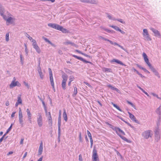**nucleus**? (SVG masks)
Here are the masks:
<instances>
[{
    "label": "nucleus",
    "instance_id": "1",
    "mask_svg": "<svg viewBox=\"0 0 161 161\" xmlns=\"http://www.w3.org/2000/svg\"><path fill=\"white\" fill-rule=\"evenodd\" d=\"M19 123L20 124L21 126V127H23L24 125L23 116L21 110L20 108H19Z\"/></svg>",
    "mask_w": 161,
    "mask_h": 161
},
{
    "label": "nucleus",
    "instance_id": "2",
    "mask_svg": "<svg viewBox=\"0 0 161 161\" xmlns=\"http://www.w3.org/2000/svg\"><path fill=\"white\" fill-rule=\"evenodd\" d=\"M158 127L156 128L155 130V140L158 141L160 139V130L158 127V123H157Z\"/></svg>",
    "mask_w": 161,
    "mask_h": 161
},
{
    "label": "nucleus",
    "instance_id": "3",
    "mask_svg": "<svg viewBox=\"0 0 161 161\" xmlns=\"http://www.w3.org/2000/svg\"><path fill=\"white\" fill-rule=\"evenodd\" d=\"M63 80L62 82V86L64 90L66 89V82L67 80V76L66 74L63 75H62Z\"/></svg>",
    "mask_w": 161,
    "mask_h": 161
},
{
    "label": "nucleus",
    "instance_id": "4",
    "mask_svg": "<svg viewBox=\"0 0 161 161\" xmlns=\"http://www.w3.org/2000/svg\"><path fill=\"white\" fill-rule=\"evenodd\" d=\"M32 42V46L36 50V52L38 53H40L41 52L40 47L37 45V43L35 40H32L31 41Z\"/></svg>",
    "mask_w": 161,
    "mask_h": 161
},
{
    "label": "nucleus",
    "instance_id": "5",
    "mask_svg": "<svg viewBox=\"0 0 161 161\" xmlns=\"http://www.w3.org/2000/svg\"><path fill=\"white\" fill-rule=\"evenodd\" d=\"M92 159L93 161H97L98 159V157L97 154V151L94 147L92 151Z\"/></svg>",
    "mask_w": 161,
    "mask_h": 161
},
{
    "label": "nucleus",
    "instance_id": "6",
    "mask_svg": "<svg viewBox=\"0 0 161 161\" xmlns=\"http://www.w3.org/2000/svg\"><path fill=\"white\" fill-rule=\"evenodd\" d=\"M152 131L150 130H147L142 133V136L146 139H148L149 137H151L152 134L151 133Z\"/></svg>",
    "mask_w": 161,
    "mask_h": 161
},
{
    "label": "nucleus",
    "instance_id": "7",
    "mask_svg": "<svg viewBox=\"0 0 161 161\" xmlns=\"http://www.w3.org/2000/svg\"><path fill=\"white\" fill-rule=\"evenodd\" d=\"M143 35L146 40L147 41H151V39L149 37V35L147 29H143Z\"/></svg>",
    "mask_w": 161,
    "mask_h": 161
},
{
    "label": "nucleus",
    "instance_id": "8",
    "mask_svg": "<svg viewBox=\"0 0 161 161\" xmlns=\"http://www.w3.org/2000/svg\"><path fill=\"white\" fill-rule=\"evenodd\" d=\"M38 116L37 118V122L38 126L41 127L42 125V117L41 113H38Z\"/></svg>",
    "mask_w": 161,
    "mask_h": 161
},
{
    "label": "nucleus",
    "instance_id": "9",
    "mask_svg": "<svg viewBox=\"0 0 161 161\" xmlns=\"http://www.w3.org/2000/svg\"><path fill=\"white\" fill-rule=\"evenodd\" d=\"M72 56L78 59H79V60L82 61V62H83L85 63H90L91 64H92V62L88 61H87V60H85V59H84L82 57H78V56L76 55H73Z\"/></svg>",
    "mask_w": 161,
    "mask_h": 161
},
{
    "label": "nucleus",
    "instance_id": "10",
    "mask_svg": "<svg viewBox=\"0 0 161 161\" xmlns=\"http://www.w3.org/2000/svg\"><path fill=\"white\" fill-rule=\"evenodd\" d=\"M151 30L153 32L155 36L158 37L160 38L161 36V35L160 32L157 30L154 29L153 28H150Z\"/></svg>",
    "mask_w": 161,
    "mask_h": 161
},
{
    "label": "nucleus",
    "instance_id": "11",
    "mask_svg": "<svg viewBox=\"0 0 161 161\" xmlns=\"http://www.w3.org/2000/svg\"><path fill=\"white\" fill-rule=\"evenodd\" d=\"M3 19L5 20L6 21L7 23H8L9 24H12L13 22V20L14 19L11 17H9L8 18H7L6 16L5 15V17H3Z\"/></svg>",
    "mask_w": 161,
    "mask_h": 161
},
{
    "label": "nucleus",
    "instance_id": "12",
    "mask_svg": "<svg viewBox=\"0 0 161 161\" xmlns=\"http://www.w3.org/2000/svg\"><path fill=\"white\" fill-rule=\"evenodd\" d=\"M80 2L84 3L96 4L97 2L96 0H80Z\"/></svg>",
    "mask_w": 161,
    "mask_h": 161
},
{
    "label": "nucleus",
    "instance_id": "13",
    "mask_svg": "<svg viewBox=\"0 0 161 161\" xmlns=\"http://www.w3.org/2000/svg\"><path fill=\"white\" fill-rule=\"evenodd\" d=\"M128 113L129 115L130 118L132 120L134 121L136 123L140 124L139 121L136 119V117L133 114L129 112H128Z\"/></svg>",
    "mask_w": 161,
    "mask_h": 161
},
{
    "label": "nucleus",
    "instance_id": "14",
    "mask_svg": "<svg viewBox=\"0 0 161 161\" xmlns=\"http://www.w3.org/2000/svg\"><path fill=\"white\" fill-rule=\"evenodd\" d=\"M151 71L154 73V75L158 78H160V76L158 71L153 67L150 68Z\"/></svg>",
    "mask_w": 161,
    "mask_h": 161
},
{
    "label": "nucleus",
    "instance_id": "15",
    "mask_svg": "<svg viewBox=\"0 0 161 161\" xmlns=\"http://www.w3.org/2000/svg\"><path fill=\"white\" fill-rule=\"evenodd\" d=\"M116 130L115 131H116V134L119 136L120 135V133H121L122 135H125V132L119 128L117 127Z\"/></svg>",
    "mask_w": 161,
    "mask_h": 161
},
{
    "label": "nucleus",
    "instance_id": "16",
    "mask_svg": "<svg viewBox=\"0 0 161 161\" xmlns=\"http://www.w3.org/2000/svg\"><path fill=\"white\" fill-rule=\"evenodd\" d=\"M48 25L49 26L53 28L56 29L57 30H58V27L59 26V25H58V24H56L51 23L48 24Z\"/></svg>",
    "mask_w": 161,
    "mask_h": 161
},
{
    "label": "nucleus",
    "instance_id": "17",
    "mask_svg": "<svg viewBox=\"0 0 161 161\" xmlns=\"http://www.w3.org/2000/svg\"><path fill=\"white\" fill-rule=\"evenodd\" d=\"M37 71L39 74L40 78L41 79H43L44 77V75L42 72L40 66V63H39V66L38 68Z\"/></svg>",
    "mask_w": 161,
    "mask_h": 161
},
{
    "label": "nucleus",
    "instance_id": "18",
    "mask_svg": "<svg viewBox=\"0 0 161 161\" xmlns=\"http://www.w3.org/2000/svg\"><path fill=\"white\" fill-rule=\"evenodd\" d=\"M61 31L64 33H68L69 32L68 30L64 28L62 26L59 25L58 30Z\"/></svg>",
    "mask_w": 161,
    "mask_h": 161
},
{
    "label": "nucleus",
    "instance_id": "19",
    "mask_svg": "<svg viewBox=\"0 0 161 161\" xmlns=\"http://www.w3.org/2000/svg\"><path fill=\"white\" fill-rule=\"evenodd\" d=\"M61 112L60 110L59 111V116L58 118V128H60L61 124Z\"/></svg>",
    "mask_w": 161,
    "mask_h": 161
},
{
    "label": "nucleus",
    "instance_id": "20",
    "mask_svg": "<svg viewBox=\"0 0 161 161\" xmlns=\"http://www.w3.org/2000/svg\"><path fill=\"white\" fill-rule=\"evenodd\" d=\"M43 151V144L42 142L40 143L39 148L38 149V155H41L42 154Z\"/></svg>",
    "mask_w": 161,
    "mask_h": 161
},
{
    "label": "nucleus",
    "instance_id": "21",
    "mask_svg": "<svg viewBox=\"0 0 161 161\" xmlns=\"http://www.w3.org/2000/svg\"><path fill=\"white\" fill-rule=\"evenodd\" d=\"M156 113L157 114L159 115V120L160 121L161 117L160 115L161 114V107L160 106L156 110Z\"/></svg>",
    "mask_w": 161,
    "mask_h": 161
},
{
    "label": "nucleus",
    "instance_id": "22",
    "mask_svg": "<svg viewBox=\"0 0 161 161\" xmlns=\"http://www.w3.org/2000/svg\"><path fill=\"white\" fill-rule=\"evenodd\" d=\"M64 44L66 45L70 44L71 46H74L75 47H78V46L77 45L75 44L74 43L68 40H67L64 43Z\"/></svg>",
    "mask_w": 161,
    "mask_h": 161
},
{
    "label": "nucleus",
    "instance_id": "23",
    "mask_svg": "<svg viewBox=\"0 0 161 161\" xmlns=\"http://www.w3.org/2000/svg\"><path fill=\"white\" fill-rule=\"evenodd\" d=\"M5 12V10L4 8L0 5V15L3 17H5V15H4V14Z\"/></svg>",
    "mask_w": 161,
    "mask_h": 161
},
{
    "label": "nucleus",
    "instance_id": "24",
    "mask_svg": "<svg viewBox=\"0 0 161 161\" xmlns=\"http://www.w3.org/2000/svg\"><path fill=\"white\" fill-rule=\"evenodd\" d=\"M63 118L64 119V120L66 121L67 122L68 120L67 119V114L66 112V110L65 108L63 109Z\"/></svg>",
    "mask_w": 161,
    "mask_h": 161
},
{
    "label": "nucleus",
    "instance_id": "25",
    "mask_svg": "<svg viewBox=\"0 0 161 161\" xmlns=\"http://www.w3.org/2000/svg\"><path fill=\"white\" fill-rule=\"evenodd\" d=\"M116 62L118 64H120L122 65H124L125 64L121 61L116 59H113L111 61V62Z\"/></svg>",
    "mask_w": 161,
    "mask_h": 161
},
{
    "label": "nucleus",
    "instance_id": "26",
    "mask_svg": "<svg viewBox=\"0 0 161 161\" xmlns=\"http://www.w3.org/2000/svg\"><path fill=\"white\" fill-rule=\"evenodd\" d=\"M42 39H43L46 42H47L49 44H50L53 47H55V45L52 43L51 41H50L46 37L43 36L42 37Z\"/></svg>",
    "mask_w": 161,
    "mask_h": 161
},
{
    "label": "nucleus",
    "instance_id": "27",
    "mask_svg": "<svg viewBox=\"0 0 161 161\" xmlns=\"http://www.w3.org/2000/svg\"><path fill=\"white\" fill-rule=\"evenodd\" d=\"M15 78L14 77L13 80L12 81L10 85V87L12 88L17 85L16 81H15Z\"/></svg>",
    "mask_w": 161,
    "mask_h": 161
},
{
    "label": "nucleus",
    "instance_id": "28",
    "mask_svg": "<svg viewBox=\"0 0 161 161\" xmlns=\"http://www.w3.org/2000/svg\"><path fill=\"white\" fill-rule=\"evenodd\" d=\"M107 86L109 88H110L112 90H113L116 91V92L119 93L120 92L119 90L116 88H115L114 86H113L112 85L109 84Z\"/></svg>",
    "mask_w": 161,
    "mask_h": 161
},
{
    "label": "nucleus",
    "instance_id": "29",
    "mask_svg": "<svg viewBox=\"0 0 161 161\" xmlns=\"http://www.w3.org/2000/svg\"><path fill=\"white\" fill-rule=\"evenodd\" d=\"M114 45H115L117 46H118L119 47L121 48L123 50H124L125 51L126 53H128L127 50L124 48L123 46H121L120 45H119V44H118L117 43L115 42L114 43Z\"/></svg>",
    "mask_w": 161,
    "mask_h": 161
},
{
    "label": "nucleus",
    "instance_id": "30",
    "mask_svg": "<svg viewBox=\"0 0 161 161\" xmlns=\"http://www.w3.org/2000/svg\"><path fill=\"white\" fill-rule=\"evenodd\" d=\"M48 70H49V72L50 80L53 79L52 72V71L51 69L50 68H49L48 69Z\"/></svg>",
    "mask_w": 161,
    "mask_h": 161
},
{
    "label": "nucleus",
    "instance_id": "31",
    "mask_svg": "<svg viewBox=\"0 0 161 161\" xmlns=\"http://www.w3.org/2000/svg\"><path fill=\"white\" fill-rule=\"evenodd\" d=\"M106 124L108 125L109 127L112 128L115 131V130H116V129L117 127H116L114 126V125L108 123H107Z\"/></svg>",
    "mask_w": 161,
    "mask_h": 161
},
{
    "label": "nucleus",
    "instance_id": "32",
    "mask_svg": "<svg viewBox=\"0 0 161 161\" xmlns=\"http://www.w3.org/2000/svg\"><path fill=\"white\" fill-rule=\"evenodd\" d=\"M103 70L105 72H112V70L111 69L104 68L103 69Z\"/></svg>",
    "mask_w": 161,
    "mask_h": 161
},
{
    "label": "nucleus",
    "instance_id": "33",
    "mask_svg": "<svg viewBox=\"0 0 161 161\" xmlns=\"http://www.w3.org/2000/svg\"><path fill=\"white\" fill-rule=\"evenodd\" d=\"M60 132H61L60 128H58V139L59 142L60 141Z\"/></svg>",
    "mask_w": 161,
    "mask_h": 161
},
{
    "label": "nucleus",
    "instance_id": "34",
    "mask_svg": "<svg viewBox=\"0 0 161 161\" xmlns=\"http://www.w3.org/2000/svg\"><path fill=\"white\" fill-rule=\"evenodd\" d=\"M145 62L147 64V65L149 66V68H151V67H152V66H153L149 62V59H146V60H145Z\"/></svg>",
    "mask_w": 161,
    "mask_h": 161
},
{
    "label": "nucleus",
    "instance_id": "35",
    "mask_svg": "<svg viewBox=\"0 0 161 161\" xmlns=\"http://www.w3.org/2000/svg\"><path fill=\"white\" fill-rule=\"evenodd\" d=\"M107 17L109 19H111V20H116V19L112 17L111 16L108 14H107Z\"/></svg>",
    "mask_w": 161,
    "mask_h": 161
},
{
    "label": "nucleus",
    "instance_id": "36",
    "mask_svg": "<svg viewBox=\"0 0 161 161\" xmlns=\"http://www.w3.org/2000/svg\"><path fill=\"white\" fill-rule=\"evenodd\" d=\"M74 88V91L73 94V97H75L77 93V88L76 87H75Z\"/></svg>",
    "mask_w": 161,
    "mask_h": 161
},
{
    "label": "nucleus",
    "instance_id": "37",
    "mask_svg": "<svg viewBox=\"0 0 161 161\" xmlns=\"http://www.w3.org/2000/svg\"><path fill=\"white\" fill-rule=\"evenodd\" d=\"M50 80L51 84V86L53 87V89H54V90H55V88H54V82H53V79H50Z\"/></svg>",
    "mask_w": 161,
    "mask_h": 161
},
{
    "label": "nucleus",
    "instance_id": "38",
    "mask_svg": "<svg viewBox=\"0 0 161 161\" xmlns=\"http://www.w3.org/2000/svg\"><path fill=\"white\" fill-rule=\"evenodd\" d=\"M17 103L19 104H21L22 103V100L21 98V96H19L18 97Z\"/></svg>",
    "mask_w": 161,
    "mask_h": 161
},
{
    "label": "nucleus",
    "instance_id": "39",
    "mask_svg": "<svg viewBox=\"0 0 161 161\" xmlns=\"http://www.w3.org/2000/svg\"><path fill=\"white\" fill-rule=\"evenodd\" d=\"M87 132L88 136L90 138V140H93L92 138L91 134L90 131L88 130H87Z\"/></svg>",
    "mask_w": 161,
    "mask_h": 161
},
{
    "label": "nucleus",
    "instance_id": "40",
    "mask_svg": "<svg viewBox=\"0 0 161 161\" xmlns=\"http://www.w3.org/2000/svg\"><path fill=\"white\" fill-rule=\"evenodd\" d=\"M9 33L8 32L6 34L5 36V39L6 42H8L9 40Z\"/></svg>",
    "mask_w": 161,
    "mask_h": 161
},
{
    "label": "nucleus",
    "instance_id": "41",
    "mask_svg": "<svg viewBox=\"0 0 161 161\" xmlns=\"http://www.w3.org/2000/svg\"><path fill=\"white\" fill-rule=\"evenodd\" d=\"M127 103L129 104H130L131 105V106L133 107L135 109H136V106H135L131 102L128 101H127Z\"/></svg>",
    "mask_w": 161,
    "mask_h": 161
},
{
    "label": "nucleus",
    "instance_id": "42",
    "mask_svg": "<svg viewBox=\"0 0 161 161\" xmlns=\"http://www.w3.org/2000/svg\"><path fill=\"white\" fill-rule=\"evenodd\" d=\"M20 62L22 65H23L24 64V58L22 56V55L20 54Z\"/></svg>",
    "mask_w": 161,
    "mask_h": 161
},
{
    "label": "nucleus",
    "instance_id": "43",
    "mask_svg": "<svg viewBox=\"0 0 161 161\" xmlns=\"http://www.w3.org/2000/svg\"><path fill=\"white\" fill-rule=\"evenodd\" d=\"M143 57L144 58V60L148 59L147 56L145 53H143L142 54Z\"/></svg>",
    "mask_w": 161,
    "mask_h": 161
},
{
    "label": "nucleus",
    "instance_id": "44",
    "mask_svg": "<svg viewBox=\"0 0 161 161\" xmlns=\"http://www.w3.org/2000/svg\"><path fill=\"white\" fill-rule=\"evenodd\" d=\"M122 139L125 141L127 142L128 139L125 137L122 136L121 135L119 136Z\"/></svg>",
    "mask_w": 161,
    "mask_h": 161
},
{
    "label": "nucleus",
    "instance_id": "45",
    "mask_svg": "<svg viewBox=\"0 0 161 161\" xmlns=\"http://www.w3.org/2000/svg\"><path fill=\"white\" fill-rule=\"evenodd\" d=\"M26 36L27 37H28L29 38V39L31 41H32V40H35L34 39H33L32 37H31L30 36V35L29 34H27V33H26Z\"/></svg>",
    "mask_w": 161,
    "mask_h": 161
},
{
    "label": "nucleus",
    "instance_id": "46",
    "mask_svg": "<svg viewBox=\"0 0 161 161\" xmlns=\"http://www.w3.org/2000/svg\"><path fill=\"white\" fill-rule=\"evenodd\" d=\"M116 19V20H117L119 22H120V23H122V24H125V22L124 21L123 19Z\"/></svg>",
    "mask_w": 161,
    "mask_h": 161
},
{
    "label": "nucleus",
    "instance_id": "47",
    "mask_svg": "<svg viewBox=\"0 0 161 161\" xmlns=\"http://www.w3.org/2000/svg\"><path fill=\"white\" fill-rule=\"evenodd\" d=\"M79 140L80 142H82L83 141L82 139L81 136V133L80 132L79 133Z\"/></svg>",
    "mask_w": 161,
    "mask_h": 161
},
{
    "label": "nucleus",
    "instance_id": "48",
    "mask_svg": "<svg viewBox=\"0 0 161 161\" xmlns=\"http://www.w3.org/2000/svg\"><path fill=\"white\" fill-rule=\"evenodd\" d=\"M74 78L73 76H71L69 79V80L70 81V82H72L74 80Z\"/></svg>",
    "mask_w": 161,
    "mask_h": 161
},
{
    "label": "nucleus",
    "instance_id": "49",
    "mask_svg": "<svg viewBox=\"0 0 161 161\" xmlns=\"http://www.w3.org/2000/svg\"><path fill=\"white\" fill-rule=\"evenodd\" d=\"M13 124H11L10 126L9 127L8 129L7 130V133H8L11 130V129H12V125H13Z\"/></svg>",
    "mask_w": 161,
    "mask_h": 161
},
{
    "label": "nucleus",
    "instance_id": "50",
    "mask_svg": "<svg viewBox=\"0 0 161 161\" xmlns=\"http://www.w3.org/2000/svg\"><path fill=\"white\" fill-rule=\"evenodd\" d=\"M151 94L153 96H154L156 97L158 99H160V98L158 97V95L155 93H152Z\"/></svg>",
    "mask_w": 161,
    "mask_h": 161
},
{
    "label": "nucleus",
    "instance_id": "51",
    "mask_svg": "<svg viewBox=\"0 0 161 161\" xmlns=\"http://www.w3.org/2000/svg\"><path fill=\"white\" fill-rule=\"evenodd\" d=\"M25 47V51L26 52V53L27 54L28 53V51L27 50V46L26 45V44H24Z\"/></svg>",
    "mask_w": 161,
    "mask_h": 161
},
{
    "label": "nucleus",
    "instance_id": "52",
    "mask_svg": "<svg viewBox=\"0 0 161 161\" xmlns=\"http://www.w3.org/2000/svg\"><path fill=\"white\" fill-rule=\"evenodd\" d=\"M23 83L24 84V85L27 87V88L29 89V86L28 83L26 82L25 81H24L23 82Z\"/></svg>",
    "mask_w": 161,
    "mask_h": 161
},
{
    "label": "nucleus",
    "instance_id": "53",
    "mask_svg": "<svg viewBox=\"0 0 161 161\" xmlns=\"http://www.w3.org/2000/svg\"><path fill=\"white\" fill-rule=\"evenodd\" d=\"M142 70H143L144 72L147 73H150V72L147 70L145 68H143Z\"/></svg>",
    "mask_w": 161,
    "mask_h": 161
},
{
    "label": "nucleus",
    "instance_id": "54",
    "mask_svg": "<svg viewBox=\"0 0 161 161\" xmlns=\"http://www.w3.org/2000/svg\"><path fill=\"white\" fill-rule=\"evenodd\" d=\"M83 55H84L86 57H87L89 58H92V57L91 56L87 54L84 53Z\"/></svg>",
    "mask_w": 161,
    "mask_h": 161
},
{
    "label": "nucleus",
    "instance_id": "55",
    "mask_svg": "<svg viewBox=\"0 0 161 161\" xmlns=\"http://www.w3.org/2000/svg\"><path fill=\"white\" fill-rule=\"evenodd\" d=\"M99 38L101 39H102L105 41H107L108 40V39H107V38H106L102 36H100L99 37Z\"/></svg>",
    "mask_w": 161,
    "mask_h": 161
},
{
    "label": "nucleus",
    "instance_id": "56",
    "mask_svg": "<svg viewBox=\"0 0 161 161\" xmlns=\"http://www.w3.org/2000/svg\"><path fill=\"white\" fill-rule=\"evenodd\" d=\"M114 29L115 30H116V31H119V30H120V29H119V28L118 27V26H115V28H114Z\"/></svg>",
    "mask_w": 161,
    "mask_h": 161
},
{
    "label": "nucleus",
    "instance_id": "57",
    "mask_svg": "<svg viewBox=\"0 0 161 161\" xmlns=\"http://www.w3.org/2000/svg\"><path fill=\"white\" fill-rule=\"evenodd\" d=\"M137 74L139 75L142 78H144L145 76L143 75L142 74L140 73L139 72H137Z\"/></svg>",
    "mask_w": 161,
    "mask_h": 161
},
{
    "label": "nucleus",
    "instance_id": "58",
    "mask_svg": "<svg viewBox=\"0 0 161 161\" xmlns=\"http://www.w3.org/2000/svg\"><path fill=\"white\" fill-rule=\"evenodd\" d=\"M28 119L29 121L30 122V123H31V116L28 117Z\"/></svg>",
    "mask_w": 161,
    "mask_h": 161
},
{
    "label": "nucleus",
    "instance_id": "59",
    "mask_svg": "<svg viewBox=\"0 0 161 161\" xmlns=\"http://www.w3.org/2000/svg\"><path fill=\"white\" fill-rule=\"evenodd\" d=\"M75 51L76 52H77L79 53L80 54H81L82 55H83V53H82L81 51H80V50H75Z\"/></svg>",
    "mask_w": 161,
    "mask_h": 161
},
{
    "label": "nucleus",
    "instance_id": "60",
    "mask_svg": "<svg viewBox=\"0 0 161 161\" xmlns=\"http://www.w3.org/2000/svg\"><path fill=\"white\" fill-rule=\"evenodd\" d=\"M16 85H17L16 86L19 87L21 85V84L18 81H16Z\"/></svg>",
    "mask_w": 161,
    "mask_h": 161
},
{
    "label": "nucleus",
    "instance_id": "61",
    "mask_svg": "<svg viewBox=\"0 0 161 161\" xmlns=\"http://www.w3.org/2000/svg\"><path fill=\"white\" fill-rule=\"evenodd\" d=\"M136 66L138 67L139 68H140V69H142V68H143V67L141 66L138 64H136Z\"/></svg>",
    "mask_w": 161,
    "mask_h": 161
},
{
    "label": "nucleus",
    "instance_id": "62",
    "mask_svg": "<svg viewBox=\"0 0 161 161\" xmlns=\"http://www.w3.org/2000/svg\"><path fill=\"white\" fill-rule=\"evenodd\" d=\"M48 124L51 126H52V120H48Z\"/></svg>",
    "mask_w": 161,
    "mask_h": 161
},
{
    "label": "nucleus",
    "instance_id": "63",
    "mask_svg": "<svg viewBox=\"0 0 161 161\" xmlns=\"http://www.w3.org/2000/svg\"><path fill=\"white\" fill-rule=\"evenodd\" d=\"M27 152H26L25 153V154L23 157V159H24L25 157H26V156L27 155Z\"/></svg>",
    "mask_w": 161,
    "mask_h": 161
},
{
    "label": "nucleus",
    "instance_id": "64",
    "mask_svg": "<svg viewBox=\"0 0 161 161\" xmlns=\"http://www.w3.org/2000/svg\"><path fill=\"white\" fill-rule=\"evenodd\" d=\"M115 108H116L118 110H119L120 111H122V110L118 106H117Z\"/></svg>",
    "mask_w": 161,
    "mask_h": 161
}]
</instances>
